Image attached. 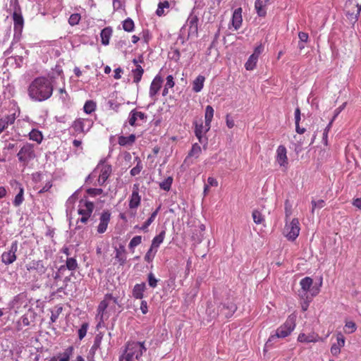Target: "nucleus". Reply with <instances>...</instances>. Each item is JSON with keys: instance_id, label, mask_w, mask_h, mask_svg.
<instances>
[{"instance_id": "8fccbe9b", "label": "nucleus", "mask_w": 361, "mask_h": 361, "mask_svg": "<svg viewBox=\"0 0 361 361\" xmlns=\"http://www.w3.org/2000/svg\"><path fill=\"white\" fill-rule=\"evenodd\" d=\"M142 242V236L140 235H136L134 238L131 239L130 241V243L128 245V247L130 250H133L135 247L140 245Z\"/></svg>"}, {"instance_id": "f257e3e1", "label": "nucleus", "mask_w": 361, "mask_h": 361, "mask_svg": "<svg viewBox=\"0 0 361 361\" xmlns=\"http://www.w3.org/2000/svg\"><path fill=\"white\" fill-rule=\"evenodd\" d=\"M53 92V86L50 80L44 77L35 78L28 87L30 97L37 102H42L49 99Z\"/></svg>"}, {"instance_id": "e2e57ef3", "label": "nucleus", "mask_w": 361, "mask_h": 361, "mask_svg": "<svg viewBox=\"0 0 361 361\" xmlns=\"http://www.w3.org/2000/svg\"><path fill=\"white\" fill-rule=\"evenodd\" d=\"M166 87H169V88H172L175 85V82L173 81V78L172 75H168L166 77V82L165 85Z\"/></svg>"}, {"instance_id": "f3484780", "label": "nucleus", "mask_w": 361, "mask_h": 361, "mask_svg": "<svg viewBox=\"0 0 361 361\" xmlns=\"http://www.w3.org/2000/svg\"><path fill=\"white\" fill-rule=\"evenodd\" d=\"M195 134L196 137H197L199 142L200 143H204L207 144V138L204 137V134L206 133L207 131H206V127L203 126L202 122H201L200 124L197 122L195 123Z\"/></svg>"}, {"instance_id": "0eeeda50", "label": "nucleus", "mask_w": 361, "mask_h": 361, "mask_svg": "<svg viewBox=\"0 0 361 361\" xmlns=\"http://www.w3.org/2000/svg\"><path fill=\"white\" fill-rule=\"evenodd\" d=\"M27 293L25 292L20 293L10 302V308L15 310V312H17L21 307H25L27 305Z\"/></svg>"}, {"instance_id": "412c9836", "label": "nucleus", "mask_w": 361, "mask_h": 361, "mask_svg": "<svg viewBox=\"0 0 361 361\" xmlns=\"http://www.w3.org/2000/svg\"><path fill=\"white\" fill-rule=\"evenodd\" d=\"M298 341L300 342H317L319 341H323V339L319 337L317 334H312L309 335H306L305 334H300L298 338Z\"/></svg>"}, {"instance_id": "f03ea898", "label": "nucleus", "mask_w": 361, "mask_h": 361, "mask_svg": "<svg viewBox=\"0 0 361 361\" xmlns=\"http://www.w3.org/2000/svg\"><path fill=\"white\" fill-rule=\"evenodd\" d=\"M295 326V317L290 316L286 322L277 329L274 335H271L265 344V348L271 346L272 342L279 338H285L288 336L294 329Z\"/></svg>"}, {"instance_id": "a211bd4d", "label": "nucleus", "mask_w": 361, "mask_h": 361, "mask_svg": "<svg viewBox=\"0 0 361 361\" xmlns=\"http://www.w3.org/2000/svg\"><path fill=\"white\" fill-rule=\"evenodd\" d=\"M162 82L163 79L160 75H157L154 78L151 83L149 90V95L151 97H153L159 92V90L161 87Z\"/></svg>"}, {"instance_id": "393cba45", "label": "nucleus", "mask_w": 361, "mask_h": 361, "mask_svg": "<svg viewBox=\"0 0 361 361\" xmlns=\"http://www.w3.org/2000/svg\"><path fill=\"white\" fill-rule=\"evenodd\" d=\"M108 298H113V295L111 294H106L97 307L98 315H100L101 318L103 317L104 312L109 306Z\"/></svg>"}, {"instance_id": "7c9ffc66", "label": "nucleus", "mask_w": 361, "mask_h": 361, "mask_svg": "<svg viewBox=\"0 0 361 361\" xmlns=\"http://www.w3.org/2000/svg\"><path fill=\"white\" fill-rule=\"evenodd\" d=\"M265 4L262 0H256L255 3V7L257 11V14L259 16H265L267 12L264 8Z\"/></svg>"}, {"instance_id": "09e8293b", "label": "nucleus", "mask_w": 361, "mask_h": 361, "mask_svg": "<svg viewBox=\"0 0 361 361\" xmlns=\"http://www.w3.org/2000/svg\"><path fill=\"white\" fill-rule=\"evenodd\" d=\"M129 344H137L139 345V349L138 350H136V360H138L143 354V352H145L146 351V348L145 347L144 345V343H140V342H132V343H128Z\"/></svg>"}, {"instance_id": "4c0bfd02", "label": "nucleus", "mask_w": 361, "mask_h": 361, "mask_svg": "<svg viewBox=\"0 0 361 361\" xmlns=\"http://www.w3.org/2000/svg\"><path fill=\"white\" fill-rule=\"evenodd\" d=\"M23 192H24L23 188L21 185H20L19 192L16 195L14 201H13V204L16 207L20 206L22 204V202H23V200H24Z\"/></svg>"}, {"instance_id": "bf43d9fd", "label": "nucleus", "mask_w": 361, "mask_h": 361, "mask_svg": "<svg viewBox=\"0 0 361 361\" xmlns=\"http://www.w3.org/2000/svg\"><path fill=\"white\" fill-rule=\"evenodd\" d=\"M345 328L349 329L348 333L351 334L356 330V324L353 322H348L345 324ZM345 332H347V330H345Z\"/></svg>"}, {"instance_id": "6e6552de", "label": "nucleus", "mask_w": 361, "mask_h": 361, "mask_svg": "<svg viewBox=\"0 0 361 361\" xmlns=\"http://www.w3.org/2000/svg\"><path fill=\"white\" fill-rule=\"evenodd\" d=\"M18 250V242L15 241L12 243L9 250L4 252L1 255V261L6 265H8L14 262L16 259V252Z\"/></svg>"}, {"instance_id": "13d9d810", "label": "nucleus", "mask_w": 361, "mask_h": 361, "mask_svg": "<svg viewBox=\"0 0 361 361\" xmlns=\"http://www.w3.org/2000/svg\"><path fill=\"white\" fill-rule=\"evenodd\" d=\"M3 120H4L5 123H6V124L7 126L8 125H11V124L14 123L15 120H16L15 114L5 116L4 118H3Z\"/></svg>"}, {"instance_id": "f8f14e48", "label": "nucleus", "mask_w": 361, "mask_h": 361, "mask_svg": "<svg viewBox=\"0 0 361 361\" xmlns=\"http://www.w3.org/2000/svg\"><path fill=\"white\" fill-rule=\"evenodd\" d=\"M85 209H78V214L82 215V217L78 220L79 221L86 224L90 217L94 205L93 202L86 201L85 203Z\"/></svg>"}, {"instance_id": "b1692460", "label": "nucleus", "mask_w": 361, "mask_h": 361, "mask_svg": "<svg viewBox=\"0 0 361 361\" xmlns=\"http://www.w3.org/2000/svg\"><path fill=\"white\" fill-rule=\"evenodd\" d=\"M214 116V109L212 106H207L205 109V127L206 131H208L210 129V123L212 122V118Z\"/></svg>"}, {"instance_id": "052dcab7", "label": "nucleus", "mask_w": 361, "mask_h": 361, "mask_svg": "<svg viewBox=\"0 0 361 361\" xmlns=\"http://www.w3.org/2000/svg\"><path fill=\"white\" fill-rule=\"evenodd\" d=\"M137 119V117L136 116V115L134 112V110H132L130 114V118H129V121H128L129 124L131 126H136L135 122H136Z\"/></svg>"}, {"instance_id": "9b49d317", "label": "nucleus", "mask_w": 361, "mask_h": 361, "mask_svg": "<svg viewBox=\"0 0 361 361\" xmlns=\"http://www.w3.org/2000/svg\"><path fill=\"white\" fill-rule=\"evenodd\" d=\"M13 19L14 21V37H20L24 25V20L20 13L16 10L13 13Z\"/></svg>"}, {"instance_id": "6e6d98bb", "label": "nucleus", "mask_w": 361, "mask_h": 361, "mask_svg": "<svg viewBox=\"0 0 361 361\" xmlns=\"http://www.w3.org/2000/svg\"><path fill=\"white\" fill-rule=\"evenodd\" d=\"M157 252V250H154V248H152V247H150V248L149 249V250L147 252L145 256V260L148 262H150L152 261L155 254Z\"/></svg>"}, {"instance_id": "c85d7f7f", "label": "nucleus", "mask_w": 361, "mask_h": 361, "mask_svg": "<svg viewBox=\"0 0 361 361\" xmlns=\"http://www.w3.org/2000/svg\"><path fill=\"white\" fill-rule=\"evenodd\" d=\"M35 319V314L31 309H29L28 312L25 314L21 317V321L24 326H29L30 324L34 322Z\"/></svg>"}, {"instance_id": "473e14b6", "label": "nucleus", "mask_w": 361, "mask_h": 361, "mask_svg": "<svg viewBox=\"0 0 361 361\" xmlns=\"http://www.w3.org/2000/svg\"><path fill=\"white\" fill-rule=\"evenodd\" d=\"M165 233V231H162L159 235H157L153 238L151 245V247L152 248H156L159 246V245L163 242L164 239Z\"/></svg>"}, {"instance_id": "4be33fe9", "label": "nucleus", "mask_w": 361, "mask_h": 361, "mask_svg": "<svg viewBox=\"0 0 361 361\" xmlns=\"http://www.w3.org/2000/svg\"><path fill=\"white\" fill-rule=\"evenodd\" d=\"M145 289L146 285L145 283L135 285L133 289V296L136 299H142L143 298V293Z\"/></svg>"}, {"instance_id": "cd10ccee", "label": "nucleus", "mask_w": 361, "mask_h": 361, "mask_svg": "<svg viewBox=\"0 0 361 361\" xmlns=\"http://www.w3.org/2000/svg\"><path fill=\"white\" fill-rule=\"evenodd\" d=\"M71 128L74 131V134L84 133V120L82 118H78L75 120L73 123Z\"/></svg>"}, {"instance_id": "680f3d73", "label": "nucleus", "mask_w": 361, "mask_h": 361, "mask_svg": "<svg viewBox=\"0 0 361 361\" xmlns=\"http://www.w3.org/2000/svg\"><path fill=\"white\" fill-rule=\"evenodd\" d=\"M332 125V121H331L329 122V123L328 124V126L326 127V128L324 129V132L323 133V142L324 145H327V134H328V132L331 128Z\"/></svg>"}, {"instance_id": "3c124183", "label": "nucleus", "mask_w": 361, "mask_h": 361, "mask_svg": "<svg viewBox=\"0 0 361 361\" xmlns=\"http://www.w3.org/2000/svg\"><path fill=\"white\" fill-rule=\"evenodd\" d=\"M169 3L167 1L160 2L158 5L156 13L157 16H161L164 13V8H169Z\"/></svg>"}, {"instance_id": "39448f33", "label": "nucleus", "mask_w": 361, "mask_h": 361, "mask_svg": "<svg viewBox=\"0 0 361 361\" xmlns=\"http://www.w3.org/2000/svg\"><path fill=\"white\" fill-rule=\"evenodd\" d=\"M17 156L18 160L20 162H23L24 165L26 166L30 160L35 157L33 145L31 144H26L23 145L18 152Z\"/></svg>"}, {"instance_id": "e433bc0d", "label": "nucleus", "mask_w": 361, "mask_h": 361, "mask_svg": "<svg viewBox=\"0 0 361 361\" xmlns=\"http://www.w3.org/2000/svg\"><path fill=\"white\" fill-rule=\"evenodd\" d=\"M66 268L71 271H75L78 268L76 259L73 257H68L66 262Z\"/></svg>"}, {"instance_id": "bb28decb", "label": "nucleus", "mask_w": 361, "mask_h": 361, "mask_svg": "<svg viewBox=\"0 0 361 361\" xmlns=\"http://www.w3.org/2000/svg\"><path fill=\"white\" fill-rule=\"evenodd\" d=\"M205 78L203 75H198L192 82V90L195 92H199L204 86Z\"/></svg>"}, {"instance_id": "5701e85b", "label": "nucleus", "mask_w": 361, "mask_h": 361, "mask_svg": "<svg viewBox=\"0 0 361 361\" xmlns=\"http://www.w3.org/2000/svg\"><path fill=\"white\" fill-rule=\"evenodd\" d=\"M116 259L121 265H124L126 262V249L123 245H121L119 248H116Z\"/></svg>"}, {"instance_id": "72a5a7b5", "label": "nucleus", "mask_w": 361, "mask_h": 361, "mask_svg": "<svg viewBox=\"0 0 361 361\" xmlns=\"http://www.w3.org/2000/svg\"><path fill=\"white\" fill-rule=\"evenodd\" d=\"M29 137L30 140L36 141L37 143H40L43 138L42 133L35 129L31 130L29 133Z\"/></svg>"}, {"instance_id": "c03bdc74", "label": "nucleus", "mask_w": 361, "mask_h": 361, "mask_svg": "<svg viewBox=\"0 0 361 361\" xmlns=\"http://www.w3.org/2000/svg\"><path fill=\"white\" fill-rule=\"evenodd\" d=\"M173 182L172 177L169 176L159 183V187L164 190L169 191Z\"/></svg>"}, {"instance_id": "2eb2a0df", "label": "nucleus", "mask_w": 361, "mask_h": 361, "mask_svg": "<svg viewBox=\"0 0 361 361\" xmlns=\"http://www.w3.org/2000/svg\"><path fill=\"white\" fill-rule=\"evenodd\" d=\"M198 21L199 19L196 16H191L188 20L189 26L188 35L192 36H197L198 32Z\"/></svg>"}, {"instance_id": "c756f323", "label": "nucleus", "mask_w": 361, "mask_h": 361, "mask_svg": "<svg viewBox=\"0 0 361 361\" xmlns=\"http://www.w3.org/2000/svg\"><path fill=\"white\" fill-rule=\"evenodd\" d=\"M135 141V135L134 134H131L128 137L120 136L118 137V144L121 146H126L127 145H132Z\"/></svg>"}, {"instance_id": "a878e982", "label": "nucleus", "mask_w": 361, "mask_h": 361, "mask_svg": "<svg viewBox=\"0 0 361 361\" xmlns=\"http://www.w3.org/2000/svg\"><path fill=\"white\" fill-rule=\"evenodd\" d=\"M112 34V29L110 27L104 28L100 33L102 38V43L104 45H108L109 44V39Z\"/></svg>"}, {"instance_id": "ea45409f", "label": "nucleus", "mask_w": 361, "mask_h": 361, "mask_svg": "<svg viewBox=\"0 0 361 361\" xmlns=\"http://www.w3.org/2000/svg\"><path fill=\"white\" fill-rule=\"evenodd\" d=\"M102 337L101 336H99V335H97L95 336L94 344L92 346L90 350V354H91L92 356L95 354V351L98 348H99L100 345H101V342H102Z\"/></svg>"}, {"instance_id": "864d4df0", "label": "nucleus", "mask_w": 361, "mask_h": 361, "mask_svg": "<svg viewBox=\"0 0 361 361\" xmlns=\"http://www.w3.org/2000/svg\"><path fill=\"white\" fill-rule=\"evenodd\" d=\"M80 20V15L78 13H73L70 16V18L68 19V23L71 25H75L78 24Z\"/></svg>"}, {"instance_id": "338daca9", "label": "nucleus", "mask_w": 361, "mask_h": 361, "mask_svg": "<svg viewBox=\"0 0 361 361\" xmlns=\"http://www.w3.org/2000/svg\"><path fill=\"white\" fill-rule=\"evenodd\" d=\"M298 37L300 39V42H306L309 37L307 33L303 32H300L298 34Z\"/></svg>"}, {"instance_id": "37998d69", "label": "nucleus", "mask_w": 361, "mask_h": 361, "mask_svg": "<svg viewBox=\"0 0 361 361\" xmlns=\"http://www.w3.org/2000/svg\"><path fill=\"white\" fill-rule=\"evenodd\" d=\"M96 108V103L92 100L87 101L84 105L83 109L86 114L92 113Z\"/></svg>"}, {"instance_id": "7ed1b4c3", "label": "nucleus", "mask_w": 361, "mask_h": 361, "mask_svg": "<svg viewBox=\"0 0 361 361\" xmlns=\"http://www.w3.org/2000/svg\"><path fill=\"white\" fill-rule=\"evenodd\" d=\"M213 307L214 306L212 303H208L207 313L212 319L215 318L219 314H221L224 317L228 318L231 317L237 310L236 305L231 301L221 303L219 306L218 312H215Z\"/></svg>"}, {"instance_id": "0e129e2a", "label": "nucleus", "mask_w": 361, "mask_h": 361, "mask_svg": "<svg viewBox=\"0 0 361 361\" xmlns=\"http://www.w3.org/2000/svg\"><path fill=\"white\" fill-rule=\"evenodd\" d=\"M341 352L340 347L337 344H333L331 347V353L333 355H338Z\"/></svg>"}, {"instance_id": "49530a36", "label": "nucleus", "mask_w": 361, "mask_h": 361, "mask_svg": "<svg viewBox=\"0 0 361 361\" xmlns=\"http://www.w3.org/2000/svg\"><path fill=\"white\" fill-rule=\"evenodd\" d=\"M311 204L312 206V211H311L312 214H314V210L316 209H322V208L324 207L326 205V202L323 200H319L318 201H315V200H312L311 202Z\"/></svg>"}, {"instance_id": "dca6fc26", "label": "nucleus", "mask_w": 361, "mask_h": 361, "mask_svg": "<svg viewBox=\"0 0 361 361\" xmlns=\"http://www.w3.org/2000/svg\"><path fill=\"white\" fill-rule=\"evenodd\" d=\"M276 152V161L281 166H286L288 164L286 148L283 145H280L279 146Z\"/></svg>"}, {"instance_id": "9d476101", "label": "nucleus", "mask_w": 361, "mask_h": 361, "mask_svg": "<svg viewBox=\"0 0 361 361\" xmlns=\"http://www.w3.org/2000/svg\"><path fill=\"white\" fill-rule=\"evenodd\" d=\"M104 161H100L97 167H99L100 165H102L101 169V173L98 179V183L99 185H104L105 182L108 180L109 177L112 173V167L109 164H103Z\"/></svg>"}, {"instance_id": "6ab92c4d", "label": "nucleus", "mask_w": 361, "mask_h": 361, "mask_svg": "<svg viewBox=\"0 0 361 361\" xmlns=\"http://www.w3.org/2000/svg\"><path fill=\"white\" fill-rule=\"evenodd\" d=\"M141 197L138 193V187L134 185L133 190L129 202V207L130 209H135L138 207L140 204Z\"/></svg>"}, {"instance_id": "79ce46f5", "label": "nucleus", "mask_w": 361, "mask_h": 361, "mask_svg": "<svg viewBox=\"0 0 361 361\" xmlns=\"http://www.w3.org/2000/svg\"><path fill=\"white\" fill-rule=\"evenodd\" d=\"M134 22L130 18H128L123 22V28L126 32H132L134 30Z\"/></svg>"}, {"instance_id": "20e7f679", "label": "nucleus", "mask_w": 361, "mask_h": 361, "mask_svg": "<svg viewBox=\"0 0 361 361\" xmlns=\"http://www.w3.org/2000/svg\"><path fill=\"white\" fill-rule=\"evenodd\" d=\"M344 11L348 19L352 24H354L357 20L358 16L361 11V6H359L355 1L348 0L345 2Z\"/></svg>"}, {"instance_id": "aec40b11", "label": "nucleus", "mask_w": 361, "mask_h": 361, "mask_svg": "<svg viewBox=\"0 0 361 361\" xmlns=\"http://www.w3.org/2000/svg\"><path fill=\"white\" fill-rule=\"evenodd\" d=\"M242 8H238L234 11L232 17V25L234 27L235 30H238L240 28L242 24Z\"/></svg>"}, {"instance_id": "423d86ee", "label": "nucleus", "mask_w": 361, "mask_h": 361, "mask_svg": "<svg viewBox=\"0 0 361 361\" xmlns=\"http://www.w3.org/2000/svg\"><path fill=\"white\" fill-rule=\"evenodd\" d=\"M286 236L290 240H294L299 235L300 227L298 219H293L289 225L285 227Z\"/></svg>"}, {"instance_id": "de8ad7c7", "label": "nucleus", "mask_w": 361, "mask_h": 361, "mask_svg": "<svg viewBox=\"0 0 361 361\" xmlns=\"http://www.w3.org/2000/svg\"><path fill=\"white\" fill-rule=\"evenodd\" d=\"M136 160L137 161V165L130 170V175L133 176L138 175L142 169V165L140 159L137 157Z\"/></svg>"}, {"instance_id": "c9c22d12", "label": "nucleus", "mask_w": 361, "mask_h": 361, "mask_svg": "<svg viewBox=\"0 0 361 361\" xmlns=\"http://www.w3.org/2000/svg\"><path fill=\"white\" fill-rule=\"evenodd\" d=\"M258 58L254 55H251L247 61L245 63V68L248 71L253 70L256 66Z\"/></svg>"}, {"instance_id": "69168bd1", "label": "nucleus", "mask_w": 361, "mask_h": 361, "mask_svg": "<svg viewBox=\"0 0 361 361\" xmlns=\"http://www.w3.org/2000/svg\"><path fill=\"white\" fill-rule=\"evenodd\" d=\"M263 50H264V47H263L262 44H259L255 49L252 55H254L258 58L259 56L260 55V54L263 51Z\"/></svg>"}, {"instance_id": "2f4dec72", "label": "nucleus", "mask_w": 361, "mask_h": 361, "mask_svg": "<svg viewBox=\"0 0 361 361\" xmlns=\"http://www.w3.org/2000/svg\"><path fill=\"white\" fill-rule=\"evenodd\" d=\"M144 69L142 68L140 65H137V68L133 70V82L135 83H138L143 75Z\"/></svg>"}, {"instance_id": "ddd939ff", "label": "nucleus", "mask_w": 361, "mask_h": 361, "mask_svg": "<svg viewBox=\"0 0 361 361\" xmlns=\"http://www.w3.org/2000/svg\"><path fill=\"white\" fill-rule=\"evenodd\" d=\"M111 213L109 211H104L100 216V223L97 227V232L103 233L106 231L108 224L110 221Z\"/></svg>"}, {"instance_id": "5fc2aeb1", "label": "nucleus", "mask_w": 361, "mask_h": 361, "mask_svg": "<svg viewBox=\"0 0 361 361\" xmlns=\"http://www.w3.org/2000/svg\"><path fill=\"white\" fill-rule=\"evenodd\" d=\"M87 327L88 324L83 323L80 329L78 330V337L80 340H82L85 336L87 334Z\"/></svg>"}, {"instance_id": "4d7b16f0", "label": "nucleus", "mask_w": 361, "mask_h": 361, "mask_svg": "<svg viewBox=\"0 0 361 361\" xmlns=\"http://www.w3.org/2000/svg\"><path fill=\"white\" fill-rule=\"evenodd\" d=\"M86 192L91 196H97L102 194L103 190L102 188H88Z\"/></svg>"}, {"instance_id": "f704fd0d", "label": "nucleus", "mask_w": 361, "mask_h": 361, "mask_svg": "<svg viewBox=\"0 0 361 361\" xmlns=\"http://www.w3.org/2000/svg\"><path fill=\"white\" fill-rule=\"evenodd\" d=\"M313 280L310 277H305L300 281L302 289L305 291L310 290Z\"/></svg>"}, {"instance_id": "1a4fd4ad", "label": "nucleus", "mask_w": 361, "mask_h": 361, "mask_svg": "<svg viewBox=\"0 0 361 361\" xmlns=\"http://www.w3.org/2000/svg\"><path fill=\"white\" fill-rule=\"evenodd\" d=\"M137 344L128 343L123 353L120 356V361H134L136 359V350L139 349Z\"/></svg>"}, {"instance_id": "774afa93", "label": "nucleus", "mask_w": 361, "mask_h": 361, "mask_svg": "<svg viewBox=\"0 0 361 361\" xmlns=\"http://www.w3.org/2000/svg\"><path fill=\"white\" fill-rule=\"evenodd\" d=\"M345 105H346V103L345 102L335 110L334 116L333 118L331 119L332 122L334 121L335 118L344 109V108L345 107Z\"/></svg>"}, {"instance_id": "a19ab883", "label": "nucleus", "mask_w": 361, "mask_h": 361, "mask_svg": "<svg viewBox=\"0 0 361 361\" xmlns=\"http://www.w3.org/2000/svg\"><path fill=\"white\" fill-rule=\"evenodd\" d=\"M73 351V348L72 346L68 347L66 350L61 354V357H59V361H69L70 357H71Z\"/></svg>"}, {"instance_id": "603ef678", "label": "nucleus", "mask_w": 361, "mask_h": 361, "mask_svg": "<svg viewBox=\"0 0 361 361\" xmlns=\"http://www.w3.org/2000/svg\"><path fill=\"white\" fill-rule=\"evenodd\" d=\"M147 281L149 286L152 288H156L157 286L158 280L155 278L154 275L150 272L147 275Z\"/></svg>"}, {"instance_id": "4468645a", "label": "nucleus", "mask_w": 361, "mask_h": 361, "mask_svg": "<svg viewBox=\"0 0 361 361\" xmlns=\"http://www.w3.org/2000/svg\"><path fill=\"white\" fill-rule=\"evenodd\" d=\"M26 268L29 271H36L38 274H43L46 268L41 260H32L26 264Z\"/></svg>"}, {"instance_id": "a18cd8bd", "label": "nucleus", "mask_w": 361, "mask_h": 361, "mask_svg": "<svg viewBox=\"0 0 361 361\" xmlns=\"http://www.w3.org/2000/svg\"><path fill=\"white\" fill-rule=\"evenodd\" d=\"M201 151L200 146L197 143H195L192 145V149L189 152L188 157H195L197 158L200 154Z\"/></svg>"}, {"instance_id": "58836bf2", "label": "nucleus", "mask_w": 361, "mask_h": 361, "mask_svg": "<svg viewBox=\"0 0 361 361\" xmlns=\"http://www.w3.org/2000/svg\"><path fill=\"white\" fill-rule=\"evenodd\" d=\"M253 221L256 224H261L264 221V216L257 209H255L252 214Z\"/></svg>"}]
</instances>
